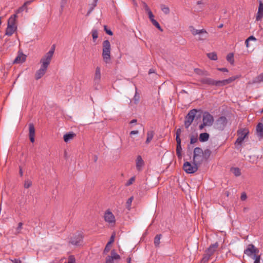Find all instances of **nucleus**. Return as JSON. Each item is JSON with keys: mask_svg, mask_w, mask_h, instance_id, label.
I'll use <instances>...</instances> for the list:
<instances>
[{"mask_svg": "<svg viewBox=\"0 0 263 263\" xmlns=\"http://www.w3.org/2000/svg\"><path fill=\"white\" fill-rule=\"evenodd\" d=\"M54 52V46H53L50 50L41 59L40 63L42 65L40 68L35 73V76L36 80L41 79L45 74L53 57Z\"/></svg>", "mask_w": 263, "mask_h": 263, "instance_id": "f257e3e1", "label": "nucleus"}, {"mask_svg": "<svg viewBox=\"0 0 263 263\" xmlns=\"http://www.w3.org/2000/svg\"><path fill=\"white\" fill-rule=\"evenodd\" d=\"M202 112L197 109H193L189 111L184 119V126L187 128L190 126L194 120L196 122L198 119H200Z\"/></svg>", "mask_w": 263, "mask_h": 263, "instance_id": "f03ea898", "label": "nucleus"}, {"mask_svg": "<svg viewBox=\"0 0 263 263\" xmlns=\"http://www.w3.org/2000/svg\"><path fill=\"white\" fill-rule=\"evenodd\" d=\"M214 123L213 116L208 111H204L202 114V122L198 126L200 130H202L206 127H211Z\"/></svg>", "mask_w": 263, "mask_h": 263, "instance_id": "7ed1b4c3", "label": "nucleus"}, {"mask_svg": "<svg viewBox=\"0 0 263 263\" xmlns=\"http://www.w3.org/2000/svg\"><path fill=\"white\" fill-rule=\"evenodd\" d=\"M111 45L107 40L103 41L102 43V58L104 62L108 64L110 62Z\"/></svg>", "mask_w": 263, "mask_h": 263, "instance_id": "20e7f679", "label": "nucleus"}, {"mask_svg": "<svg viewBox=\"0 0 263 263\" xmlns=\"http://www.w3.org/2000/svg\"><path fill=\"white\" fill-rule=\"evenodd\" d=\"M190 30L192 34L195 36L197 35H199L198 38V40L203 41L205 40L208 36V33L207 31L204 29H196L193 26H190L189 27Z\"/></svg>", "mask_w": 263, "mask_h": 263, "instance_id": "39448f33", "label": "nucleus"}, {"mask_svg": "<svg viewBox=\"0 0 263 263\" xmlns=\"http://www.w3.org/2000/svg\"><path fill=\"white\" fill-rule=\"evenodd\" d=\"M198 163L196 160H193V164L191 162L186 161L183 165V170L187 174H193L198 169Z\"/></svg>", "mask_w": 263, "mask_h": 263, "instance_id": "423d86ee", "label": "nucleus"}, {"mask_svg": "<svg viewBox=\"0 0 263 263\" xmlns=\"http://www.w3.org/2000/svg\"><path fill=\"white\" fill-rule=\"evenodd\" d=\"M228 123L227 118L224 116H221L216 119L214 122V126L216 129L222 130L227 126Z\"/></svg>", "mask_w": 263, "mask_h": 263, "instance_id": "0eeeda50", "label": "nucleus"}, {"mask_svg": "<svg viewBox=\"0 0 263 263\" xmlns=\"http://www.w3.org/2000/svg\"><path fill=\"white\" fill-rule=\"evenodd\" d=\"M193 160H196L198 163L201 164L202 162L203 150L201 148L197 147L194 149Z\"/></svg>", "mask_w": 263, "mask_h": 263, "instance_id": "6e6552de", "label": "nucleus"}, {"mask_svg": "<svg viewBox=\"0 0 263 263\" xmlns=\"http://www.w3.org/2000/svg\"><path fill=\"white\" fill-rule=\"evenodd\" d=\"M199 82L202 84H206L210 86H215L216 87H219V80H215L210 78L204 77L199 80Z\"/></svg>", "mask_w": 263, "mask_h": 263, "instance_id": "1a4fd4ad", "label": "nucleus"}, {"mask_svg": "<svg viewBox=\"0 0 263 263\" xmlns=\"http://www.w3.org/2000/svg\"><path fill=\"white\" fill-rule=\"evenodd\" d=\"M240 134L236 139L235 145L237 148H239L241 146V144L245 139L248 137L249 133H238Z\"/></svg>", "mask_w": 263, "mask_h": 263, "instance_id": "9d476101", "label": "nucleus"}, {"mask_svg": "<svg viewBox=\"0 0 263 263\" xmlns=\"http://www.w3.org/2000/svg\"><path fill=\"white\" fill-rule=\"evenodd\" d=\"M83 236L82 234L76 235L71 238L70 243L74 246H79L82 241Z\"/></svg>", "mask_w": 263, "mask_h": 263, "instance_id": "9b49d317", "label": "nucleus"}, {"mask_svg": "<svg viewBox=\"0 0 263 263\" xmlns=\"http://www.w3.org/2000/svg\"><path fill=\"white\" fill-rule=\"evenodd\" d=\"M120 256L115 252V250H112L111 251V256H107L105 262L114 263V259H120Z\"/></svg>", "mask_w": 263, "mask_h": 263, "instance_id": "f8f14e48", "label": "nucleus"}, {"mask_svg": "<svg viewBox=\"0 0 263 263\" xmlns=\"http://www.w3.org/2000/svg\"><path fill=\"white\" fill-rule=\"evenodd\" d=\"M104 219L105 221L109 223H115V217L114 214L109 210L106 211L104 214Z\"/></svg>", "mask_w": 263, "mask_h": 263, "instance_id": "ddd939ff", "label": "nucleus"}, {"mask_svg": "<svg viewBox=\"0 0 263 263\" xmlns=\"http://www.w3.org/2000/svg\"><path fill=\"white\" fill-rule=\"evenodd\" d=\"M101 69L99 67H97L96 68L93 82L95 85H98L101 81Z\"/></svg>", "mask_w": 263, "mask_h": 263, "instance_id": "4468645a", "label": "nucleus"}, {"mask_svg": "<svg viewBox=\"0 0 263 263\" xmlns=\"http://www.w3.org/2000/svg\"><path fill=\"white\" fill-rule=\"evenodd\" d=\"M218 243L217 242L211 244L209 247L206 249L205 252L208 254L209 256H212L214 252L216 251V249L218 247Z\"/></svg>", "mask_w": 263, "mask_h": 263, "instance_id": "2eb2a0df", "label": "nucleus"}, {"mask_svg": "<svg viewBox=\"0 0 263 263\" xmlns=\"http://www.w3.org/2000/svg\"><path fill=\"white\" fill-rule=\"evenodd\" d=\"M136 168L138 171H141L144 165V161L141 156L138 155L136 160Z\"/></svg>", "mask_w": 263, "mask_h": 263, "instance_id": "dca6fc26", "label": "nucleus"}, {"mask_svg": "<svg viewBox=\"0 0 263 263\" xmlns=\"http://www.w3.org/2000/svg\"><path fill=\"white\" fill-rule=\"evenodd\" d=\"M258 11L256 16V20L258 21L263 18V3L259 1Z\"/></svg>", "mask_w": 263, "mask_h": 263, "instance_id": "f3484780", "label": "nucleus"}, {"mask_svg": "<svg viewBox=\"0 0 263 263\" xmlns=\"http://www.w3.org/2000/svg\"><path fill=\"white\" fill-rule=\"evenodd\" d=\"M237 78V77H232L229 78L228 79L223 80H219V87L223 86L227 84H229L234 81H235Z\"/></svg>", "mask_w": 263, "mask_h": 263, "instance_id": "a211bd4d", "label": "nucleus"}, {"mask_svg": "<svg viewBox=\"0 0 263 263\" xmlns=\"http://www.w3.org/2000/svg\"><path fill=\"white\" fill-rule=\"evenodd\" d=\"M26 56L23 53H19L15 58L13 63H22L26 60Z\"/></svg>", "mask_w": 263, "mask_h": 263, "instance_id": "6ab92c4d", "label": "nucleus"}, {"mask_svg": "<svg viewBox=\"0 0 263 263\" xmlns=\"http://www.w3.org/2000/svg\"><path fill=\"white\" fill-rule=\"evenodd\" d=\"M253 247V244L251 243L248 245L246 249L244 250V254H246L248 256L252 257L253 256V251L252 248Z\"/></svg>", "mask_w": 263, "mask_h": 263, "instance_id": "aec40b11", "label": "nucleus"}, {"mask_svg": "<svg viewBox=\"0 0 263 263\" xmlns=\"http://www.w3.org/2000/svg\"><path fill=\"white\" fill-rule=\"evenodd\" d=\"M16 30V26H12L11 25H7L6 30L5 34L8 36L12 35L14 31Z\"/></svg>", "mask_w": 263, "mask_h": 263, "instance_id": "412c9836", "label": "nucleus"}, {"mask_svg": "<svg viewBox=\"0 0 263 263\" xmlns=\"http://www.w3.org/2000/svg\"><path fill=\"white\" fill-rule=\"evenodd\" d=\"M76 134L74 133H67L64 135L63 139L65 142H68L69 140L72 139Z\"/></svg>", "mask_w": 263, "mask_h": 263, "instance_id": "4be33fe9", "label": "nucleus"}, {"mask_svg": "<svg viewBox=\"0 0 263 263\" xmlns=\"http://www.w3.org/2000/svg\"><path fill=\"white\" fill-rule=\"evenodd\" d=\"M209 138V134L208 133H201L199 137V140L201 142H206Z\"/></svg>", "mask_w": 263, "mask_h": 263, "instance_id": "5701e85b", "label": "nucleus"}, {"mask_svg": "<svg viewBox=\"0 0 263 263\" xmlns=\"http://www.w3.org/2000/svg\"><path fill=\"white\" fill-rule=\"evenodd\" d=\"M17 17V14H14L11 15L8 20V25H11L12 26H15L16 18Z\"/></svg>", "mask_w": 263, "mask_h": 263, "instance_id": "b1692460", "label": "nucleus"}, {"mask_svg": "<svg viewBox=\"0 0 263 263\" xmlns=\"http://www.w3.org/2000/svg\"><path fill=\"white\" fill-rule=\"evenodd\" d=\"M98 1L99 0H93L92 2L89 5L90 8L88 10L87 15H89L92 12L95 8L97 6Z\"/></svg>", "mask_w": 263, "mask_h": 263, "instance_id": "393cba45", "label": "nucleus"}, {"mask_svg": "<svg viewBox=\"0 0 263 263\" xmlns=\"http://www.w3.org/2000/svg\"><path fill=\"white\" fill-rule=\"evenodd\" d=\"M211 154L212 152L210 149L208 148L205 149L204 152L203 151L202 160L204 159L205 161L208 160L210 158Z\"/></svg>", "mask_w": 263, "mask_h": 263, "instance_id": "a878e982", "label": "nucleus"}, {"mask_svg": "<svg viewBox=\"0 0 263 263\" xmlns=\"http://www.w3.org/2000/svg\"><path fill=\"white\" fill-rule=\"evenodd\" d=\"M162 235L161 234H157L154 238V245L156 248L159 247L160 243V239L162 238Z\"/></svg>", "mask_w": 263, "mask_h": 263, "instance_id": "bb28decb", "label": "nucleus"}, {"mask_svg": "<svg viewBox=\"0 0 263 263\" xmlns=\"http://www.w3.org/2000/svg\"><path fill=\"white\" fill-rule=\"evenodd\" d=\"M261 82H263V73H261L259 75H258L257 77H255L252 80V83L255 84V83H259Z\"/></svg>", "mask_w": 263, "mask_h": 263, "instance_id": "cd10ccee", "label": "nucleus"}, {"mask_svg": "<svg viewBox=\"0 0 263 263\" xmlns=\"http://www.w3.org/2000/svg\"><path fill=\"white\" fill-rule=\"evenodd\" d=\"M182 147L181 144H177L176 145V154L179 159L182 158Z\"/></svg>", "mask_w": 263, "mask_h": 263, "instance_id": "c85d7f7f", "label": "nucleus"}, {"mask_svg": "<svg viewBox=\"0 0 263 263\" xmlns=\"http://www.w3.org/2000/svg\"><path fill=\"white\" fill-rule=\"evenodd\" d=\"M231 171L236 176L241 175L240 170L238 167H232Z\"/></svg>", "mask_w": 263, "mask_h": 263, "instance_id": "c756f323", "label": "nucleus"}, {"mask_svg": "<svg viewBox=\"0 0 263 263\" xmlns=\"http://www.w3.org/2000/svg\"><path fill=\"white\" fill-rule=\"evenodd\" d=\"M227 60L230 62L232 65L234 64V54L233 53H230L227 56Z\"/></svg>", "mask_w": 263, "mask_h": 263, "instance_id": "7c9ffc66", "label": "nucleus"}, {"mask_svg": "<svg viewBox=\"0 0 263 263\" xmlns=\"http://www.w3.org/2000/svg\"><path fill=\"white\" fill-rule=\"evenodd\" d=\"M160 8H161V9L162 11V12L165 14H168L170 13V8H168V7H167V6L164 5L162 4L160 6Z\"/></svg>", "mask_w": 263, "mask_h": 263, "instance_id": "2f4dec72", "label": "nucleus"}, {"mask_svg": "<svg viewBox=\"0 0 263 263\" xmlns=\"http://www.w3.org/2000/svg\"><path fill=\"white\" fill-rule=\"evenodd\" d=\"M208 57L212 60H216L217 59V54L215 52H210L207 54Z\"/></svg>", "mask_w": 263, "mask_h": 263, "instance_id": "473e14b6", "label": "nucleus"}, {"mask_svg": "<svg viewBox=\"0 0 263 263\" xmlns=\"http://www.w3.org/2000/svg\"><path fill=\"white\" fill-rule=\"evenodd\" d=\"M154 137V133H147V137L145 143L148 144L152 141Z\"/></svg>", "mask_w": 263, "mask_h": 263, "instance_id": "72a5a7b5", "label": "nucleus"}, {"mask_svg": "<svg viewBox=\"0 0 263 263\" xmlns=\"http://www.w3.org/2000/svg\"><path fill=\"white\" fill-rule=\"evenodd\" d=\"M195 72L199 74V75H205V76H208L209 73L206 71H203L202 70L200 69H195Z\"/></svg>", "mask_w": 263, "mask_h": 263, "instance_id": "f704fd0d", "label": "nucleus"}, {"mask_svg": "<svg viewBox=\"0 0 263 263\" xmlns=\"http://www.w3.org/2000/svg\"><path fill=\"white\" fill-rule=\"evenodd\" d=\"M92 36L94 42L96 40V39L98 37V32L97 29H92Z\"/></svg>", "mask_w": 263, "mask_h": 263, "instance_id": "c9c22d12", "label": "nucleus"}, {"mask_svg": "<svg viewBox=\"0 0 263 263\" xmlns=\"http://www.w3.org/2000/svg\"><path fill=\"white\" fill-rule=\"evenodd\" d=\"M152 23L153 25H154L157 29H158L160 31H162L163 29H162L161 27L160 26L159 23L155 20H152Z\"/></svg>", "mask_w": 263, "mask_h": 263, "instance_id": "e433bc0d", "label": "nucleus"}, {"mask_svg": "<svg viewBox=\"0 0 263 263\" xmlns=\"http://www.w3.org/2000/svg\"><path fill=\"white\" fill-rule=\"evenodd\" d=\"M211 256H209L208 254L205 252V254H204V256H203L202 260H201V262L202 263H206L209 261Z\"/></svg>", "mask_w": 263, "mask_h": 263, "instance_id": "4c0bfd02", "label": "nucleus"}, {"mask_svg": "<svg viewBox=\"0 0 263 263\" xmlns=\"http://www.w3.org/2000/svg\"><path fill=\"white\" fill-rule=\"evenodd\" d=\"M67 1L68 0H61V3H60V7H61L60 12H62L63 11L64 8H65V7L66 6V5L67 3Z\"/></svg>", "mask_w": 263, "mask_h": 263, "instance_id": "58836bf2", "label": "nucleus"}, {"mask_svg": "<svg viewBox=\"0 0 263 263\" xmlns=\"http://www.w3.org/2000/svg\"><path fill=\"white\" fill-rule=\"evenodd\" d=\"M35 133H29V138L31 142L33 143L35 141Z\"/></svg>", "mask_w": 263, "mask_h": 263, "instance_id": "ea45409f", "label": "nucleus"}, {"mask_svg": "<svg viewBox=\"0 0 263 263\" xmlns=\"http://www.w3.org/2000/svg\"><path fill=\"white\" fill-rule=\"evenodd\" d=\"M197 140H198V139H197V134L195 136L192 135L191 137V139H190V143L192 144H194L197 141Z\"/></svg>", "mask_w": 263, "mask_h": 263, "instance_id": "a19ab883", "label": "nucleus"}, {"mask_svg": "<svg viewBox=\"0 0 263 263\" xmlns=\"http://www.w3.org/2000/svg\"><path fill=\"white\" fill-rule=\"evenodd\" d=\"M254 259V263H260L261 259V255H253L252 257Z\"/></svg>", "mask_w": 263, "mask_h": 263, "instance_id": "79ce46f5", "label": "nucleus"}, {"mask_svg": "<svg viewBox=\"0 0 263 263\" xmlns=\"http://www.w3.org/2000/svg\"><path fill=\"white\" fill-rule=\"evenodd\" d=\"M176 140L177 144H181V139L180 138L181 133H176Z\"/></svg>", "mask_w": 263, "mask_h": 263, "instance_id": "37998d69", "label": "nucleus"}, {"mask_svg": "<svg viewBox=\"0 0 263 263\" xmlns=\"http://www.w3.org/2000/svg\"><path fill=\"white\" fill-rule=\"evenodd\" d=\"M133 200V197H131L128 199V200L126 202V208L128 210H130V205H131Z\"/></svg>", "mask_w": 263, "mask_h": 263, "instance_id": "c03bdc74", "label": "nucleus"}, {"mask_svg": "<svg viewBox=\"0 0 263 263\" xmlns=\"http://www.w3.org/2000/svg\"><path fill=\"white\" fill-rule=\"evenodd\" d=\"M32 185V181L30 180H26L24 183V187L26 189H28Z\"/></svg>", "mask_w": 263, "mask_h": 263, "instance_id": "a18cd8bd", "label": "nucleus"}, {"mask_svg": "<svg viewBox=\"0 0 263 263\" xmlns=\"http://www.w3.org/2000/svg\"><path fill=\"white\" fill-rule=\"evenodd\" d=\"M115 236V232H114L110 237L109 241L108 242V245H111L114 242Z\"/></svg>", "mask_w": 263, "mask_h": 263, "instance_id": "49530a36", "label": "nucleus"}, {"mask_svg": "<svg viewBox=\"0 0 263 263\" xmlns=\"http://www.w3.org/2000/svg\"><path fill=\"white\" fill-rule=\"evenodd\" d=\"M256 132H263V124L259 123L256 126Z\"/></svg>", "mask_w": 263, "mask_h": 263, "instance_id": "de8ad7c7", "label": "nucleus"}, {"mask_svg": "<svg viewBox=\"0 0 263 263\" xmlns=\"http://www.w3.org/2000/svg\"><path fill=\"white\" fill-rule=\"evenodd\" d=\"M139 99H140V96L137 94V91H136V93H135V95L134 97V100L135 103L137 104L139 101Z\"/></svg>", "mask_w": 263, "mask_h": 263, "instance_id": "09e8293b", "label": "nucleus"}, {"mask_svg": "<svg viewBox=\"0 0 263 263\" xmlns=\"http://www.w3.org/2000/svg\"><path fill=\"white\" fill-rule=\"evenodd\" d=\"M252 248L253 249V255H259L258 254L259 252V250L253 244Z\"/></svg>", "mask_w": 263, "mask_h": 263, "instance_id": "8fccbe9b", "label": "nucleus"}, {"mask_svg": "<svg viewBox=\"0 0 263 263\" xmlns=\"http://www.w3.org/2000/svg\"><path fill=\"white\" fill-rule=\"evenodd\" d=\"M135 177H131L126 183V186H129V185H131L132 184H133V183L135 181Z\"/></svg>", "mask_w": 263, "mask_h": 263, "instance_id": "3c124183", "label": "nucleus"}, {"mask_svg": "<svg viewBox=\"0 0 263 263\" xmlns=\"http://www.w3.org/2000/svg\"><path fill=\"white\" fill-rule=\"evenodd\" d=\"M111 245H108V242L107 243V244L105 247V249L103 251V253L105 254L109 251L110 247Z\"/></svg>", "mask_w": 263, "mask_h": 263, "instance_id": "603ef678", "label": "nucleus"}, {"mask_svg": "<svg viewBox=\"0 0 263 263\" xmlns=\"http://www.w3.org/2000/svg\"><path fill=\"white\" fill-rule=\"evenodd\" d=\"M142 4L145 10L147 12H149V11H151L148 6H147V5L146 4V3L143 2Z\"/></svg>", "mask_w": 263, "mask_h": 263, "instance_id": "864d4df0", "label": "nucleus"}, {"mask_svg": "<svg viewBox=\"0 0 263 263\" xmlns=\"http://www.w3.org/2000/svg\"><path fill=\"white\" fill-rule=\"evenodd\" d=\"M147 13H148V17H149L150 21L152 22V20H155L154 19V15H153V13H152V12L151 11H149V12H148Z\"/></svg>", "mask_w": 263, "mask_h": 263, "instance_id": "5fc2aeb1", "label": "nucleus"}, {"mask_svg": "<svg viewBox=\"0 0 263 263\" xmlns=\"http://www.w3.org/2000/svg\"><path fill=\"white\" fill-rule=\"evenodd\" d=\"M29 132H35L34 125L32 123L29 125Z\"/></svg>", "mask_w": 263, "mask_h": 263, "instance_id": "6e6d98bb", "label": "nucleus"}, {"mask_svg": "<svg viewBox=\"0 0 263 263\" xmlns=\"http://www.w3.org/2000/svg\"><path fill=\"white\" fill-rule=\"evenodd\" d=\"M10 260L13 263H22V261L20 259L14 258L13 259H10Z\"/></svg>", "mask_w": 263, "mask_h": 263, "instance_id": "4d7b16f0", "label": "nucleus"}, {"mask_svg": "<svg viewBox=\"0 0 263 263\" xmlns=\"http://www.w3.org/2000/svg\"><path fill=\"white\" fill-rule=\"evenodd\" d=\"M247 198V195L245 192H243L240 196V199L242 201H245Z\"/></svg>", "mask_w": 263, "mask_h": 263, "instance_id": "13d9d810", "label": "nucleus"}, {"mask_svg": "<svg viewBox=\"0 0 263 263\" xmlns=\"http://www.w3.org/2000/svg\"><path fill=\"white\" fill-rule=\"evenodd\" d=\"M104 30L108 35H112L113 34L112 32L110 30H108L106 26H104Z\"/></svg>", "mask_w": 263, "mask_h": 263, "instance_id": "bf43d9fd", "label": "nucleus"}, {"mask_svg": "<svg viewBox=\"0 0 263 263\" xmlns=\"http://www.w3.org/2000/svg\"><path fill=\"white\" fill-rule=\"evenodd\" d=\"M23 223L22 222H19L18 224V226L17 227V231H18V233L20 232V230L22 229V226H23Z\"/></svg>", "mask_w": 263, "mask_h": 263, "instance_id": "052dcab7", "label": "nucleus"}, {"mask_svg": "<svg viewBox=\"0 0 263 263\" xmlns=\"http://www.w3.org/2000/svg\"><path fill=\"white\" fill-rule=\"evenodd\" d=\"M35 0H28L24 3L25 5H27V6L31 4V3H32Z\"/></svg>", "mask_w": 263, "mask_h": 263, "instance_id": "680f3d73", "label": "nucleus"}, {"mask_svg": "<svg viewBox=\"0 0 263 263\" xmlns=\"http://www.w3.org/2000/svg\"><path fill=\"white\" fill-rule=\"evenodd\" d=\"M218 70L222 72H228V70L226 68H218Z\"/></svg>", "mask_w": 263, "mask_h": 263, "instance_id": "e2e57ef3", "label": "nucleus"}, {"mask_svg": "<svg viewBox=\"0 0 263 263\" xmlns=\"http://www.w3.org/2000/svg\"><path fill=\"white\" fill-rule=\"evenodd\" d=\"M24 10H23V8L20 7L16 11V13H20L21 12H22Z\"/></svg>", "mask_w": 263, "mask_h": 263, "instance_id": "0e129e2a", "label": "nucleus"}, {"mask_svg": "<svg viewBox=\"0 0 263 263\" xmlns=\"http://www.w3.org/2000/svg\"><path fill=\"white\" fill-rule=\"evenodd\" d=\"M248 40H249V41H251V40H253V41H255L256 40V39L255 37H254L253 36H249L248 38Z\"/></svg>", "mask_w": 263, "mask_h": 263, "instance_id": "69168bd1", "label": "nucleus"}, {"mask_svg": "<svg viewBox=\"0 0 263 263\" xmlns=\"http://www.w3.org/2000/svg\"><path fill=\"white\" fill-rule=\"evenodd\" d=\"M19 174H20L21 176H22L23 175V170H22V167L21 166L19 167Z\"/></svg>", "mask_w": 263, "mask_h": 263, "instance_id": "338daca9", "label": "nucleus"}, {"mask_svg": "<svg viewBox=\"0 0 263 263\" xmlns=\"http://www.w3.org/2000/svg\"><path fill=\"white\" fill-rule=\"evenodd\" d=\"M136 122H137V120H136V119H134V120H132V121L130 122V124H133L135 123H136Z\"/></svg>", "mask_w": 263, "mask_h": 263, "instance_id": "774afa93", "label": "nucleus"}]
</instances>
